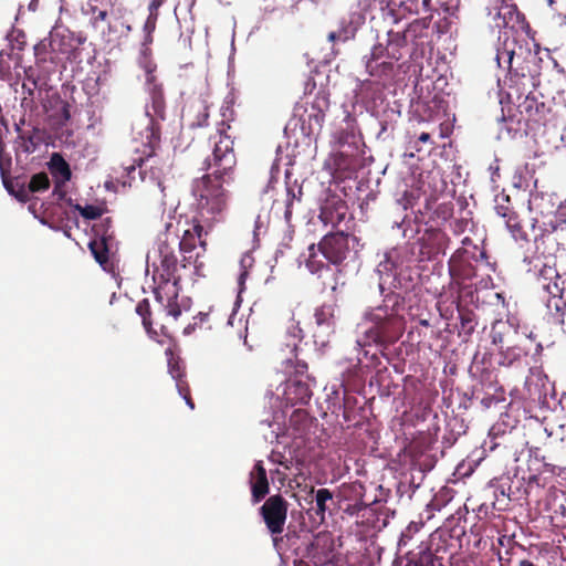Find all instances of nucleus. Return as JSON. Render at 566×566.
<instances>
[{
  "instance_id": "de8ad7c7",
  "label": "nucleus",
  "mask_w": 566,
  "mask_h": 566,
  "mask_svg": "<svg viewBox=\"0 0 566 566\" xmlns=\"http://www.w3.org/2000/svg\"><path fill=\"white\" fill-rule=\"evenodd\" d=\"M363 507H364L363 503L349 504L344 510V512L347 513L348 515L353 516V515L357 514Z\"/></svg>"
},
{
  "instance_id": "cd10ccee",
  "label": "nucleus",
  "mask_w": 566,
  "mask_h": 566,
  "mask_svg": "<svg viewBox=\"0 0 566 566\" xmlns=\"http://www.w3.org/2000/svg\"><path fill=\"white\" fill-rule=\"evenodd\" d=\"M344 212L339 211V208H333L326 203L321 208L319 219L325 226H336L343 219Z\"/></svg>"
},
{
  "instance_id": "6e6552de",
  "label": "nucleus",
  "mask_w": 566,
  "mask_h": 566,
  "mask_svg": "<svg viewBox=\"0 0 566 566\" xmlns=\"http://www.w3.org/2000/svg\"><path fill=\"white\" fill-rule=\"evenodd\" d=\"M293 367L296 373V377L285 381V400L292 405L305 403L311 397V391L303 376L307 369V365L304 361H297L293 365L291 360H285V374Z\"/></svg>"
},
{
  "instance_id": "39448f33",
  "label": "nucleus",
  "mask_w": 566,
  "mask_h": 566,
  "mask_svg": "<svg viewBox=\"0 0 566 566\" xmlns=\"http://www.w3.org/2000/svg\"><path fill=\"white\" fill-rule=\"evenodd\" d=\"M187 228L182 231V237L178 242L179 251L182 255L180 266L186 270L188 266L193 265L196 272L202 266L199 259L207 251V237L212 229V224L206 222V219L193 217L191 220H186Z\"/></svg>"
},
{
  "instance_id": "20e7f679",
  "label": "nucleus",
  "mask_w": 566,
  "mask_h": 566,
  "mask_svg": "<svg viewBox=\"0 0 566 566\" xmlns=\"http://www.w3.org/2000/svg\"><path fill=\"white\" fill-rule=\"evenodd\" d=\"M408 43L400 32H388L387 45L377 43L369 54L363 56L368 75L374 77H390L394 74L395 62L403 57Z\"/></svg>"
},
{
  "instance_id": "c03bdc74",
  "label": "nucleus",
  "mask_w": 566,
  "mask_h": 566,
  "mask_svg": "<svg viewBox=\"0 0 566 566\" xmlns=\"http://www.w3.org/2000/svg\"><path fill=\"white\" fill-rule=\"evenodd\" d=\"M164 2L165 0H151L148 6L149 14L159 15L158 10L164 4Z\"/></svg>"
},
{
  "instance_id": "c85d7f7f",
  "label": "nucleus",
  "mask_w": 566,
  "mask_h": 566,
  "mask_svg": "<svg viewBox=\"0 0 566 566\" xmlns=\"http://www.w3.org/2000/svg\"><path fill=\"white\" fill-rule=\"evenodd\" d=\"M333 500V494L328 489H319L315 493L316 514L324 520L325 512L329 510L328 502Z\"/></svg>"
},
{
  "instance_id": "6e6d98bb",
  "label": "nucleus",
  "mask_w": 566,
  "mask_h": 566,
  "mask_svg": "<svg viewBox=\"0 0 566 566\" xmlns=\"http://www.w3.org/2000/svg\"><path fill=\"white\" fill-rule=\"evenodd\" d=\"M374 0H358V7L360 10H366Z\"/></svg>"
},
{
  "instance_id": "0e129e2a",
  "label": "nucleus",
  "mask_w": 566,
  "mask_h": 566,
  "mask_svg": "<svg viewBox=\"0 0 566 566\" xmlns=\"http://www.w3.org/2000/svg\"><path fill=\"white\" fill-rule=\"evenodd\" d=\"M544 467L546 472H554L555 467L553 464L544 463Z\"/></svg>"
},
{
  "instance_id": "f704fd0d",
  "label": "nucleus",
  "mask_w": 566,
  "mask_h": 566,
  "mask_svg": "<svg viewBox=\"0 0 566 566\" xmlns=\"http://www.w3.org/2000/svg\"><path fill=\"white\" fill-rule=\"evenodd\" d=\"M86 13L92 14L90 20L93 28H97L99 22L106 21L108 13L106 10L98 9L97 6H91Z\"/></svg>"
},
{
  "instance_id": "69168bd1",
  "label": "nucleus",
  "mask_w": 566,
  "mask_h": 566,
  "mask_svg": "<svg viewBox=\"0 0 566 566\" xmlns=\"http://www.w3.org/2000/svg\"><path fill=\"white\" fill-rule=\"evenodd\" d=\"M534 101H530L528 97H526L525 102H524V106L526 108V111H528L531 108V103H533Z\"/></svg>"
},
{
  "instance_id": "603ef678",
  "label": "nucleus",
  "mask_w": 566,
  "mask_h": 566,
  "mask_svg": "<svg viewBox=\"0 0 566 566\" xmlns=\"http://www.w3.org/2000/svg\"><path fill=\"white\" fill-rule=\"evenodd\" d=\"M280 542H281V538H280V537H277V536H274V537H273V545H274V547L276 548L277 554H279V556H280L281 560H283V555H282V553L280 552V549H281Z\"/></svg>"
},
{
  "instance_id": "ea45409f",
  "label": "nucleus",
  "mask_w": 566,
  "mask_h": 566,
  "mask_svg": "<svg viewBox=\"0 0 566 566\" xmlns=\"http://www.w3.org/2000/svg\"><path fill=\"white\" fill-rule=\"evenodd\" d=\"M315 252H314V243H312L308 247V255L305 258L306 268L312 272L315 273L319 269V263L314 260Z\"/></svg>"
},
{
  "instance_id": "37998d69",
  "label": "nucleus",
  "mask_w": 566,
  "mask_h": 566,
  "mask_svg": "<svg viewBox=\"0 0 566 566\" xmlns=\"http://www.w3.org/2000/svg\"><path fill=\"white\" fill-rule=\"evenodd\" d=\"M432 237L434 238L438 244L436 252L442 251V243H444V241H447L448 239L446 234L440 231H437L432 233Z\"/></svg>"
},
{
  "instance_id": "a19ab883",
  "label": "nucleus",
  "mask_w": 566,
  "mask_h": 566,
  "mask_svg": "<svg viewBox=\"0 0 566 566\" xmlns=\"http://www.w3.org/2000/svg\"><path fill=\"white\" fill-rule=\"evenodd\" d=\"M157 20H158V15L148 14V17L144 23V27H143L144 33H154L156 30Z\"/></svg>"
},
{
  "instance_id": "49530a36",
  "label": "nucleus",
  "mask_w": 566,
  "mask_h": 566,
  "mask_svg": "<svg viewBox=\"0 0 566 566\" xmlns=\"http://www.w3.org/2000/svg\"><path fill=\"white\" fill-rule=\"evenodd\" d=\"M59 36H60V34H59V33H56V34L52 38L51 45H52L53 50H57V51H60L61 53H66V52H69V50H67V49L62 48V45H63V40L65 39V35H61V43L59 44V48H57V49H55V45H56V43H57V38H59Z\"/></svg>"
},
{
  "instance_id": "4be33fe9",
  "label": "nucleus",
  "mask_w": 566,
  "mask_h": 566,
  "mask_svg": "<svg viewBox=\"0 0 566 566\" xmlns=\"http://www.w3.org/2000/svg\"><path fill=\"white\" fill-rule=\"evenodd\" d=\"M426 25L420 21H413L410 23L403 32L400 34L403 36L408 44H412L418 46L420 44V40L426 35Z\"/></svg>"
},
{
  "instance_id": "774afa93",
  "label": "nucleus",
  "mask_w": 566,
  "mask_h": 566,
  "mask_svg": "<svg viewBox=\"0 0 566 566\" xmlns=\"http://www.w3.org/2000/svg\"><path fill=\"white\" fill-rule=\"evenodd\" d=\"M436 566H444L442 563H441V559L438 557V562L436 564Z\"/></svg>"
},
{
  "instance_id": "aec40b11",
  "label": "nucleus",
  "mask_w": 566,
  "mask_h": 566,
  "mask_svg": "<svg viewBox=\"0 0 566 566\" xmlns=\"http://www.w3.org/2000/svg\"><path fill=\"white\" fill-rule=\"evenodd\" d=\"M188 115L192 117L190 127H203L208 125L209 112L205 101L198 99L189 105Z\"/></svg>"
},
{
  "instance_id": "a211bd4d",
  "label": "nucleus",
  "mask_w": 566,
  "mask_h": 566,
  "mask_svg": "<svg viewBox=\"0 0 566 566\" xmlns=\"http://www.w3.org/2000/svg\"><path fill=\"white\" fill-rule=\"evenodd\" d=\"M107 230L102 232L101 240H93L90 242L88 248L96 260V262L104 269L109 270L112 268V263L108 258V245L106 240Z\"/></svg>"
},
{
  "instance_id": "4d7b16f0",
  "label": "nucleus",
  "mask_w": 566,
  "mask_h": 566,
  "mask_svg": "<svg viewBox=\"0 0 566 566\" xmlns=\"http://www.w3.org/2000/svg\"><path fill=\"white\" fill-rule=\"evenodd\" d=\"M430 139H431V136H430V134H428V133H421V134L419 135V137H418V140H419L420 143H428V142H430Z\"/></svg>"
},
{
  "instance_id": "3c124183",
  "label": "nucleus",
  "mask_w": 566,
  "mask_h": 566,
  "mask_svg": "<svg viewBox=\"0 0 566 566\" xmlns=\"http://www.w3.org/2000/svg\"><path fill=\"white\" fill-rule=\"evenodd\" d=\"M301 329H297V333H293V339L294 340H301L302 339V335H301ZM287 346H292L293 347V350H296L297 349V344L296 342H293L292 344H287Z\"/></svg>"
},
{
  "instance_id": "79ce46f5",
  "label": "nucleus",
  "mask_w": 566,
  "mask_h": 566,
  "mask_svg": "<svg viewBox=\"0 0 566 566\" xmlns=\"http://www.w3.org/2000/svg\"><path fill=\"white\" fill-rule=\"evenodd\" d=\"M1 177H2V181H3V186L4 188L11 193V195H17L18 191L15 192L14 189H13V186H12V181L8 178L7 176V169L4 167H1Z\"/></svg>"
},
{
  "instance_id": "72a5a7b5",
  "label": "nucleus",
  "mask_w": 566,
  "mask_h": 566,
  "mask_svg": "<svg viewBox=\"0 0 566 566\" xmlns=\"http://www.w3.org/2000/svg\"><path fill=\"white\" fill-rule=\"evenodd\" d=\"M494 209L497 216H500L503 219L513 212L512 208L510 207V198L504 195L496 197Z\"/></svg>"
},
{
  "instance_id": "4c0bfd02",
  "label": "nucleus",
  "mask_w": 566,
  "mask_h": 566,
  "mask_svg": "<svg viewBox=\"0 0 566 566\" xmlns=\"http://www.w3.org/2000/svg\"><path fill=\"white\" fill-rule=\"evenodd\" d=\"M153 41H154L153 33H144L143 50H142V54L144 55V61L142 63V66L147 61H151L149 57L151 54V51L148 46L153 43Z\"/></svg>"
},
{
  "instance_id": "58836bf2",
  "label": "nucleus",
  "mask_w": 566,
  "mask_h": 566,
  "mask_svg": "<svg viewBox=\"0 0 566 566\" xmlns=\"http://www.w3.org/2000/svg\"><path fill=\"white\" fill-rule=\"evenodd\" d=\"M111 228H112V219L111 218H105L98 224H95L93 227V230L95 231V233L97 235H101V237H102V232L104 230H107V234H106V240H107V239H111L112 235H113V233L109 232Z\"/></svg>"
},
{
  "instance_id": "f257e3e1",
  "label": "nucleus",
  "mask_w": 566,
  "mask_h": 566,
  "mask_svg": "<svg viewBox=\"0 0 566 566\" xmlns=\"http://www.w3.org/2000/svg\"><path fill=\"white\" fill-rule=\"evenodd\" d=\"M213 140L211 156L206 157L203 165L210 170L195 181L193 192L198 201V214L206 222L214 224L226 219L230 193L226 186L234 180L237 156L233 139L223 128L210 137Z\"/></svg>"
},
{
  "instance_id": "2eb2a0df",
  "label": "nucleus",
  "mask_w": 566,
  "mask_h": 566,
  "mask_svg": "<svg viewBox=\"0 0 566 566\" xmlns=\"http://www.w3.org/2000/svg\"><path fill=\"white\" fill-rule=\"evenodd\" d=\"M558 277L559 275L556 269L553 266L544 265L538 272V286L553 298L562 297L563 289L557 282Z\"/></svg>"
},
{
  "instance_id": "1a4fd4ad",
  "label": "nucleus",
  "mask_w": 566,
  "mask_h": 566,
  "mask_svg": "<svg viewBox=\"0 0 566 566\" xmlns=\"http://www.w3.org/2000/svg\"><path fill=\"white\" fill-rule=\"evenodd\" d=\"M355 240L344 232L326 234L318 244V250L333 264H340L349 252V241Z\"/></svg>"
},
{
  "instance_id": "e433bc0d",
  "label": "nucleus",
  "mask_w": 566,
  "mask_h": 566,
  "mask_svg": "<svg viewBox=\"0 0 566 566\" xmlns=\"http://www.w3.org/2000/svg\"><path fill=\"white\" fill-rule=\"evenodd\" d=\"M280 153H281V145H279L276 147V157L271 166V170H270V180H269V186L273 185V184H277L279 181V176H280Z\"/></svg>"
},
{
  "instance_id": "c756f323",
  "label": "nucleus",
  "mask_w": 566,
  "mask_h": 566,
  "mask_svg": "<svg viewBox=\"0 0 566 566\" xmlns=\"http://www.w3.org/2000/svg\"><path fill=\"white\" fill-rule=\"evenodd\" d=\"M506 228L515 240H526V234L522 229L517 214L513 211L504 218Z\"/></svg>"
},
{
  "instance_id": "e2e57ef3",
  "label": "nucleus",
  "mask_w": 566,
  "mask_h": 566,
  "mask_svg": "<svg viewBox=\"0 0 566 566\" xmlns=\"http://www.w3.org/2000/svg\"><path fill=\"white\" fill-rule=\"evenodd\" d=\"M154 175H155V174H154V172H151V177H150V178L156 182V185H157V186L161 189V191H163L164 189L161 188V182H160V180H159V177H158V176H156V177H155Z\"/></svg>"
},
{
  "instance_id": "4468645a",
  "label": "nucleus",
  "mask_w": 566,
  "mask_h": 566,
  "mask_svg": "<svg viewBox=\"0 0 566 566\" xmlns=\"http://www.w3.org/2000/svg\"><path fill=\"white\" fill-rule=\"evenodd\" d=\"M314 424L306 410L296 409L290 417L289 434L294 439H305Z\"/></svg>"
},
{
  "instance_id": "bf43d9fd",
  "label": "nucleus",
  "mask_w": 566,
  "mask_h": 566,
  "mask_svg": "<svg viewBox=\"0 0 566 566\" xmlns=\"http://www.w3.org/2000/svg\"><path fill=\"white\" fill-rule=\"evenodd\" d=\"M462 326L465 327L468 324L472 323V319L469 315H461Z\"/></svg>"
},
{
  "instance_id": "6ab92c4d",
  "label": "nucleus",
  "mask_w": 566,
  "mask_h": 566,
  "mask_svg": "<svg viewBox=\"0 0 566 566\" xmlns=\"http://www.w3.org/2000/svg\"><path fill=\"white\" fill-rule=\"evenodd\" d=\"M527 352L521 347L518 344L507 345L505 347H501L499 350V365L511 367L515 363L520 361L522 357L526 356Z\"/></svg>"
},
{
  "instance_id": "9d476101",
  "label": "nucleus",
  "mask_w": 566,
  "mask_h": 566,
  "mask_svg": "<svg viewBox=\"0 0 566 566\" xmlns=\"http://www.w3.org/2000/svg\"><path fill=\"white\" fill-rule=\"evenodd\" d=\"M179 290L180 283L170 282L166 286L161 280H158V286L154 290L156 301L164 306L167 315L174 317V319H177L181 314L178 303Z\"/></svg>"
},
{
  "instance_id": "473e14b6",
  "label": "nucleus",
  "mask_w": 566,
  "mask_h": 566,
  "mask_svg": "<svg viewBox=\"0 0 566 566\" xmlns=\"http://www.w3.org/2000/svg\"><path fill=\"white\" fill-rule=\"evenodd\" d=\"M76 209L80 214L87 220H96L103 214V209L93 205H86L84 207L76 206Z\"/></svg>"
},
{
  "instance_id": "864d4df0",
  "label": "nucleus",
  "mask_w": 566,
  "mask_h": 566,
  "mask_svg": "<svg viewBox=\"0 0 566 566\" xmlns=\"http://www.w3.org/2000/svg\"><path fill=\"white\" fill-rule=\"evenodd\" d=\"M277 403L280 405L281 403V400H280V397L279 396H275L273 392H271V396H270V405L272 408L276 407Z\"/></svg>"
},
{
  "instance_id": "338daca9",
  "label": "nucleus",
  "mask_w": 566,
  "mask_h": 566,
  "mask_svg": "<svg viewBox=\"0 0 566 566\" xmlns=\"http://www.w3.org/2000/svg\"><path fill=\"white\" fill-rule=\"evenodd\" d=\"M370 84H371V82H369V81H364V82L361 83V88H364L365 86L370 85Z\"/></svg>"
},
{
  "instance_id": "bb28decb",
  "label": "nucleus",
  "mask_w": 566,
  "mask_h": 566,
  "mask_svg": "<svg viewBox=\"0 0 566 566\" xmlns=\"http://www.w3.org/2000/svg\"><path fill=\"white\" fill-rule=\"evenodd\" d=\"M365 18L361 13H354L350 20V27L344 29L342 32H331L328 34L329 41H335L336 39L347 40L350 36L354 35V32L356 31L357 27L364 22Z\"/></svg>"
},
{
  "instance_id": "f3484780",
  "label": "nucleus",
  "mask_w": 566,
  "mask_h": 566,
  "mask_svg": "<svg viewBox=\"0 0 566 566\" xmlns=\"http://www.w3.org/2000/svg\"><path fill=\"white\" fill-rule=\"evenodd\" d=\"M50 179L45 172H39L31 177L28 189L21 186L15 198L20 201L25 202L29 200V192H39L49 189Z\"/></svg>"
},
{
  "instance_id": "f03ea898",
  "label": "nucleus",
  "mask_w": 566,
  "mask_h": 566,
  "mask_svg": "<svg viewBox=\"0 0 566 566\" xmlns=\"http://www.w3.org/2000/svg\"><path fill=\"white\" fill-rule=\"evenodd\" d=\"M403 332V317L394 307L380 305L367 311L357 325L358 336L356 343L359 347H386L396 342Z\"/></svg>"
},
{
  "instance_id": "a878e982",
  "label": "nucleus",
  "mask_w": 566,
  "mask_h": 566,
  "mask_svg": "<svg viewBox=\"0 0 566 566\" xmlns=\"http://www.w3.org/2000/svg\"><path fill=\"white\" fill-rule=\"evenodd\" d=\"M15 130L18 133L19 147L22 149V151H24L25 154L34 153L38 146L34 132L31 133L22 130L20 124H15Z\"/></svg>"
},
{
  "instance_id": "8fccbe9b",
  "label": "nucleus",
  "mask_w": 566,
  "mask_h": 566,
  "mask_svg": "<svg viewBox=\"0 0 566 566\" xmlns=\"http://www.w3.org/2000/svg\"><path fill=\"white\" fill-rule=\"evenodd\" d=\"M63 185L64 184H61L60 180H56L54 189H53V195H59L60 198H63V196H64V192L62 191Z\"/></svg>"
},
{
  "instance_id": "b1692460",
  "label": "nucleus",
  "mask_w": 566,
  "mask_h": 566,
  "mask_svg": "<svg viewBox=\"0 0 566 566\" xmlns=\"http://www.w3.org/2000/svg\"><path fill=\"white\" fill-rule=\"evenodd\" d=\"M314 317L318 326L332 327L335 323V304H323L316 308Z\"/></svg>"
},
{
  "instance_id": "5701e85b",
  "label": "nucleus",
  "mask_w": 566,
  "mask_h": 566,
  "mask_svg": "<svg viewBox=\"0 0 566 566\" xmlns=\"http://www.w3.org/2000/svg\"><path fill=\"white\" fill-rule=\"evenodd\" d=\"M51 170L54 176L61 178V184H65L72 177L70 165L56 153H54L51 158Z\"/></svg>"
},
{
  "instance_id": "412c9836",
  "label": "nucleus",
  "mask_w": 566,
  "mask_h": 566,
  "mask_svg": "<svg viewBox=\"0 0 566 566\" xmlns=\"http://www.w3.org/2000/svg\"><path fill=\"white\" fill-rule=\"evenodd\" d=\"M135 312L142 318V324L148 334H156L154 325L156 324L153 317V311L148 298H143L135 306Z\"/></svg>"
},
{
  "instance_id": "5fc2aeb1",
  "label": "nucleus",
  "mask_w": 566,
  "mask_h": 566,
  "mask_svg": "<svg viewBox=\"0 0 566 566\" xmlns=\"http://www.w3.org/2000/svg\"><path fill=\"white\" fill-rule=\"evenodd\" d=\"M62 115H63V118L65 120H69L70 117H71V114H70V105L69 104H64L63 107H62Z\"/></svg>"
},
{
  "instance_id": "ddd939ff",
  "label": "nucleus",
  "mask_w": 566,
  "mask_h": 566,
  "mask_svg": "<svg viewBox=\"0 0 566 566\" xmlns=\"http://www.w3.org/2000/svg\"><path fill=\"white\" fill-rule=\"evenodd\" d=\"M250 485L254 503L263 500L269 493L266 471L261 461H258L250 473Z\"/></svg>"
},
{
  "instance_id": "052dcab7",
  "label": "nucleus",
  "mask_w": 566,
  "mask_h": 566,
  "mask_svg": "<svg viewBox=\"0 0 566 566\" xmlns=\"http://www.w3.org/2000/svg\"><path fill=\"white\" fill-rule=\"evenodd\" d=\"M172 369L177 370V369H180V367L178 366L177 361H174L172 359H169V371L171 373Z\"/></svg>"
},
{
  "instance_id": "393cba45",
  "label": "nucleus",
  "mask_w": 566,
  "mask_h": 566,
  "mask_svg": "<svg viewBox=\"0 0 566 566\" xmlns=\"http://www.w3.org/2000/svg\"><path fill=\"white\" fill-rule=\"evenodd\" d=\"M171 376L176 380V386L180 396L185 399L187 406L192 410L195 409V402L190 395V388L188 382L184 379V371L181 369L171 370Z\"/></svg>"
},
{
  "instance_id": "2f4dec72",
  "label": "nucleus",
  "mask_w": 566,
  "mask_h": 566,
  "mask_svg": "<svg viewBox=\"0 0 566 566\" xmlns=\"http://www.w3.org/2000/svg\"><path fill=\"white\" fill-rule=\"evenodd\" d=\"M400 260L398 259V253L396 249H392L391 251L387 252L385 254V261L381 262L378 266V271H391L392 269L400 265Z\"/></svg>"
},
{
  "instance_id": "0eeeda50",
  "label": "nucleus",
  "mask_w": 566,
  "mask_h": 566,
  "mask_svg": "<svg viewBox=\"0 0 566 566\" xmlns=\"http://www.w3.org/2000/svg\"><path fill=\"white\" fill-rule=\"evenodd\" d=\"M496 62L500 67L506 66L511 73L521 77H534L537 57L530 50L517 46L514 39L505 38L503 48L496 50Z\"/></svg>"
},
{
  "instance_id": "680f3d73",
  "label": "nucleus",
  "mask_w": 566,
  "mask_h": 566,
  "mask_svg": "<svg viewBox=\"0 0 566 566\" xmlns=\"http://www.w3.org/2000/svg\"><path fill=\"white\" fill-rule=\"evenodd\" d=\"M518 566H535V565L533 562H531L528 559H522V560H520Z\"/></svg>"
},
{
  "instance_id": "7c9ffc66",
  "label": "nucleus",
  "mask_w": 566,
  "mask_h": 566,
  "mask_svg": "<svg viewBox=\"0 0 566 566\" xmlns=\"http://www.w3.org/2000/svg\"><path fill=\"white\" fill-rule=\"evenodd\" d=\"M429 3L430 0H403L400 2V8L403 12L418 14L421 9L428 10Z\"/></svg>"
},
{
  "instance_id": "13d9d810",
  "label": "nucleus",
  "mask_w": 566,
  "mask_h": 566,
  "mask_svg": "<svg viewBox=\"0 0 566 566\" xmlns=\"http://www.w3.org/2000/svg\"><path fill=\"white\" fill-rule=\"evenodd\" d=\"M125 169H126V171H127V176H128L129 178L134 179L133 174H135V172H136V166H135V165H132V166L126 167Z\"/></svg>"
},
{
  "instance_id": "dca6fc26",
  "label": "nucleus",
  "mask_w": 566,
  "mask_h": 566,
  "mask_svg": "<svg viewBox=\"0 0 566 566\" xmlns=\"http://www.w3.org/2000/svg\"><path fill=\"white\" fill-rule=\"evenodd\" d=\"M438 556H436L427 543H421L417 551L409 552L406 555L405 566H436Z\"/></svg>"
},
{
  "instance_id": "423d86ee",
  "label": "nucleus",
  "mask_w": 566,
  "mask_h": 566,
  "mask_svg": "<svg viewBox=\"0 0 566 566\" xmlns=\"http://www.w3.org/2000/svg\"><path fill=\"white\" fill-rule=\"evenodd\" d=\"M171 224H167L166 231L158 238L157 252L159 256V264L156 266L154 280H161L167 286L168 283L175 284L181 282L180 262L176 256V244L178 240L177 234L170 233Z\"/></svg>"
},
{
  "instance_id": "09e8293b",
  "label": "nucleus",
  "mask_w": 566,
  "mask_h": 566,
  "mask_svg": "<svg viewBox=\"0 0 566 566\" xmlns=\"http://www.w3.org/2000/svg\"><path fill=\"white\" fill-rule=\"evenodd\" d=\"M411 528H412V523L407 527V530L405 532H402L401 536H400V539H399V545H406L407 543V539L410 538V535L409 533L411 532Z\"/></svg>"
},
{
  "instance_id": "c9c22d12",
  "label": "nucleus",
  "mask_w": 566,
  "mask_h": 566,
  "mask_svg": "<svg viewBox=\"0 0 566 566\" xmlns=\"http://www.w3.org/2000/svg\"><path fill=\"white\" fill-rule=\"evenodd\" d=\"M501 327H505L503 324L501 325H493L491 329V339L492 344L504 347L505 343V332L501 329Z\"/></svg>"
},
{
  "instance_id": "9b49d317",
  "label": "nucleus",
  "mask_w": 566,
  "mask_h": 566,
  "mask_svg": "<svg viewBox=\"0 0 566 566\" xmlns=\"http://www.w3.org/2000/svg\"><path fill=\"white\" fill-rule=\"evenodd\" d=\"M262 517L272 534L283 531V496L276 494L270 496L261 506Z\"/></svg>"
},
{
  "instance_id": "f8f14e48",
  "label": "nucleus",
  "mask_w": 566,
  "mask_h": 566,
  "mask_svg": "<svg viewBox=\"0 0 566 566\" xmlns=\"http://www.w3.org/2000/svg\"><path fill=\"white\" fill-rule=\"evenodd\" d=\"M495 4L501 2V6H494L490 9L489 14H493V20L497 28H509L510 24L518 19L516 7L512 0H492Z\"/></svg>"
},
{
  "instance_id": "a18cd8bd",
  "label": "nucleus",
  "mask_w": 566,
  "mask_h": 566,
  "mask_svg": "<svg viewBox=\"0 0 566 566\" xmlns=\"http://www.w3.org/2000/svg\"><path fill=\"white\" fill-rule=\"evenodd\" d=\"M209 316H210V313H203V312H200L196 317H195V325L202 328L203 327V324L206 322H208L209 319Z\"/></svg>"
},
{
  "instance_id": "7ed1b4c3",
  "label": "nucleus",
  "mask_w": 566,
  "mask_h": 566,
  "mask_svg": "<svg viewBox=\"0 0 566 566\" xmlns=\"http://www.w3.org/2000/svg\"><path fill=\"white\" fill-rule=\"evenodd\" d=\"M143 69L146 72V84L150 96V105L146 108V114L150 118L149 135L147 136V146L150 148L148 158H138L135 161L138 164V174L143 181L146 180V167L149 158L153 157L155 150L160 144L161 127L159 122L166 119V101L164 95L163 84L158 82L154 74L157 65L153 61H147Z\"/></svg>"
}]
</instances>
